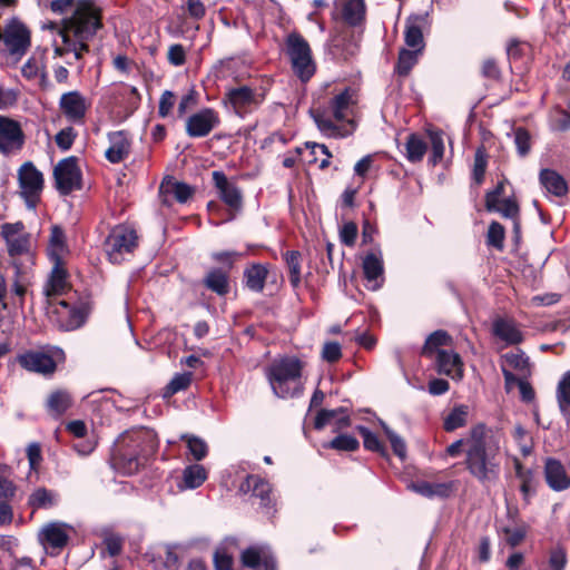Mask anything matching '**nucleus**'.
Masks as SVG:
<instances>
[{"label":"nucleus","mask_w":570,"mask_h":570,"mask_svg":"<svg viewBox=\"0 0 570 570\" xmlns=\"http://www.w3.org/2000/svg\"><path fill=\"white\" fill-rule=\"evenodd\" d=\"M446 454L458 458L464 452V468L482 487L497 483L501 473V438L484 423L472 426L464 439L446 446Z\"/></svg>","instance_id":"obj_1"},{"label":"nucleus","mask_w":570,"mask_h":570,"mask_svg":"<svg viewBox=\"0 0 570 570\" xmlns=\"http://www.w3.org/2000/svg\"><path fill=\"white\" fill-rule=\"evenodd\" d=\"M102 27L101 9L94 0H79L72 14L62 20L59 35L67 50L73 53L76 60H81L89 52L88 41Z\"/></svg>","instance_id":"obj_2"},{"label":"nucleus","mask_w":570,"mask_h":570,"mask_svg":"<svg viewBox=\"0 0 570 570\" xmlns=\"http://www.w3.org/2000/svg\"><path fill=\"white\" fill-rule=\"evenodd\" d=\"M302 362L295 356L274 360L266 368L273 393L281 399L296 397L303 392Z\"/></svg>","instance_id":"obj_3"},{"label":"nucleus","mask_w":570,"mask_h":570,"mask_svg":"<svg viewBox=\"0 0 570 570\" xmlns=\"http://www.w3.org/2000/svg\"><path fill=\"white\" fill-rule=\"evenodd\" d=\"M159 441L157 433L147 428L127 432L121 436L119 448V460L128 473L138 470L141 460H147L158 450Z\"/></svg>","instance_id":"obj_4"},{"label":"nucleus","mask_w":570,"mask_h":570,"mask_svg":"<svg viewBox=\"0 0 570 570\" xmlns=\"http://www.w3.org/2000/svg\"><path fill=\"white\" fill-rule=\"evenodd\" d=\"M268 87L264 85H239L228 88L223 97L224 107L244 119L258 110L266 100Z\"/></svg>","instance_id":"obj_5"},{"label":"nucleus","mask_w":570,"mask_h":570,"mask_svg":"<svg viewBox=\"0 0 570 570\" xmlns=\"http://www.w3.org/2000/svg\"><path fill=\"white\" fill-rule=\"evenodd\" d=\"M284 52L291 62L293 73L307 82L316 72V62L306 39L298 32H291L285 38Z\"/></svg>","instance_id":"obj_6"},{"label":"nucleus","mask_w":570,"mask_h":570,"mask_svg":"<svg viewBox=\"0 0 570 570\" xmlns=\"http://www.w3.org/2000/svg\"><path fill=\"white\" fill-rule=\"evenodd\" d=\"M137 230L127 224L114 226L105 243L104 249L112 264H121L127 255H131L138 247Z\"/></svg>","instance_id":"obj_7"},{"label":"nucleus","mask_w":570,"mask_h":570,"mask_svg":"<svg viewBox=\"0 0 570 570\" xmlns=\"http://www.w3.org/2000/svg\"><path fill=\"white\" fill-rule=\"evenodd\" d=\"M18 184L20 196L29 208H35L40 200L45 179L42 173L32 161L23 163L18 169Z\"/></svg>","instance_id":"obj_8"},{"label":"nucleus","mask_w":570,"mask_h":570,"mask_svg":"<svg viewBox=\"0 0 570 570\" xmlns=\"http://www.w3.org/2000/svg\"><path fill=\"white\" fill-rule=\"evenodd\" d=\"M55 186L61 195L81 188V170L75 156L61 159L53 169Z\"/></svg>","instance_id":"obj_9"},{"label":"nucleus","mask_w":570,"mask_h":570,"mask_svg":"<svg viewBox=\"0 0 570 570\" xmlns=\"http://www.w3.org/2000/svg\"><path fill=\"white\" fill-rule=\"evenodd\" d=\"M0 235L6 243L7 253L10 257L23 256L30 253L31 235L26 232L22 222L2 224Z\"/></svg>","instance_id":"obj_10"},{"label":"nucleus","mask_w":570,"mask_h":570,"mask_svg":"<svg viewBox=\"0 0 570 570\" xmlns=\"http://www.w3.org/2000/svg\"><path fill=\"white\" fill-rule=\"evenodd\" d=\"M62 355L60 348L55 350H30L18 356L20 366L29 372L39 373L42 375H51L56 368L57 363L55 357Z\"/></svg>","instance_id":"obj_11"},{"label":"nucleus","mask_w":570,"mask_h":570,"mask_svg":"<svg viewBox=\"0 0 570 570\" xmlns=\"http://www.w3.org/2000/svg\"><path fill=\"white\" fill-rule=\"evenodd\" d=\"M219 125V114L213 108L205 107L186 117L185 131L189 138H204Z\"/></svg>","instance_id":"obj_12"},{"label":"nucleus","mask_w":570,"mask_h":570,"mask_svg":"<svg viewBox=\"0 0 570 570\" xmlns=\"http://www.w3.org/2000/svg\"><path fill=\"white\" fill-rule=\"evenodd\" d=\"M365 0H335L332 19L351 28L363 27L366 22Z\"/></svg>","instance_id":"obj_13"},{"label":"nucleus","mask_w":570,"mask_h":570,"mask_svg":"<svg viewBox=\"0 0 570 570\" xmlns=\"http://www.w3.org/2000/svg\"><path fill=\"white\" fill-rule=\"evenodd\" d=\"M1 42L4 43L12 56H23L31 45L30 31L17 18H12L4 27Z\"/></svg>","instance_id":"obj_14"},{"label":"nucleus","mask_w":570,"mask_h":570,"mask_svg":"<svg viewBox=\"0 0 570 570\" xmlns=\"http://www.w3.org/2000/svg\"><path fill=\"white\" fill-rule=\"evenodd\" d=\"M212 178L219 199L230 209L239 212L243 208V191L236 179H229L222 170H214Z\"/></svg>","instance_id":"obj_15"},{"label":"nucleus","mask_w":570,"mask_h":570,"mask_svg":"<svg viewBox=\"0 0 570 570\" xmlns=\"http://www.w3.org/2000/svg\"><path fill=\"white\" fill-rule=\"evenodd\" d=\"M24 140L20 124L0 115V153L4 156L18 153L22 149Z\"/></svg>","instance_id":"obj_16"},{"label":"nucleus","mask_w":570,"mask_h":570,"mask_svg":"<svg viewBox=\"0 0 570 570\" xmlns=\"http://www.w3.org/2000/svg\"><path fill=\"white\" fill-rule=\"evenodd\" d=\"M59 306L61 307V311H58L61 326L66 331H73L86 323L92 309V302L86 298L71 305L67 301H60Z\"/></svg>","instance_id":"obj_17"},{"label":"nucleus","mask_w":570,"mask_h":570,"mask_svg":"<svg viewBox=\"0 0 570 570\" xmlns=\"http://www.w3.org/2000/svg\"><path fill=\"white\" fill-rule=\"evenodd\" d=\"M70 530L72 528L63 522H50L43 527L40 540L51 556H58L68 544Z\"/></svg>","instance_id":"obj_18"},{"label":"nucleus","mask_w":570,"mask_h":570,"mask_svg":"<svg viewBox=\"0 0 570 570\" xmlns=\"http://www.w3.org/2000/svg\"><path fill=\"white\" fill-rule=\"evenodd\" d=\"M59 108L68 121L81 124L86 117L89 104L80 91L72 90L61 95Z\"/></svg>","instance_id":"obj_19"},{"label":"nucleus","mask_w":570,"mask_h":570,"mask_svg":"<svg viewBox=\"0 0 570 570\" xmlns=\"http://www.w3.org/2000/svg\"><path fill=\"white\" fill-rule=\"evenodd\" d=\"M239 491L243 493L252 492L253 497L261 500V507L266 509L267 512H269L274 505L271 497L272 487L269 482L258 475H247L240 483Z\"/></svg>","instance_id":"obj_20"},{"label":"nucleus","mask_w":570,"mask_h":570,"mask_svg":"<svg viewBox=\"0 0 570 570\" xmlns=\"http://www.w3.org/2000/svg\"><path fill=\"white\" fill-rule=\"evenodd\" d=\"M544 479L548 487L557 492L570 488V476L564 465L554 458H548L544 462Z\"/></svg>","instance_id":"obj_21"},{"label":"nucleus","mask_w":570,"mask_h":570,"mask_svg":"<svg viewBox=\"0 0 570 570\" xmlns=\"http://www.w3.org/2000/svg\"><path fill=\"white\" fill-rule=\"evenodd\" d=\"M109 147L105 151L106 159L111 164H119L125 160L130 153V140L125 130L111 131L107 135Z\"/></svg>","instance_id":"obj_22"},{"label":"nucleus","mask_w":570,"mask_h":570,"mask_svg":"<svg viewBox=\"0 0 570 570\" xmlns=\"http://www.w3.org/2000/svg\"><path fill=\"white\" fill-rule=\"evenodd\" d=\"M52 268L43 287L47 297L62 295L69 287V274L65 267V261H50Z\"/></svg>","instance_id":"obj_23"},{"label":"nucleus","mask_w":570,"mask_h":570,"mask_svg":"<svg viewBox=\"0 0 570 570\" xmlns=\"http://www.w3.org/2000/svg\"><path fill=\"white\" fill-rule=\"evenodd\" d=\"M435 367L439 374L450 376L453 380H461L463 377L462 360L453 351H438Z\"/></svg>","instance_id":"obj_24"},{"label":"nucleus","mask_w":570,"mask_h":570,"mask_svg":"<svg viewBox=\"0 0 570 570\" xmlns=\"http://www.w3.org/2000/svg\"><path fill=\"white\" fill-rule=\"evenodd\" d=\"M363 273L367 281V287L372 291H376L382 287L384 282V267L381 255L375 253L367 254L363 259Z\"/></svg>","instance_id":"obj_25"},{"label":"nucleus","mask_w":570,"mask_h":570,"mask_svg":"<svg viewBox=\"0 0 570 570\" xmlns=\"http://www.w3.org/2000/svg\"><path fill=\"white\" fill-rule=\"evenodd\" d=\"M409 488L415 493L428 499H445L453 492L452 482H429L425 480H417L412 482Z\"/></svg>","instance_id":"obj_26"},{"label":"nucleus","mask_w":570,"mask_h":570,"mask_svg":"<svg viewBox=\"0 0 570 570\" xmlns=\"http://www.w3.org/2000/svg\"><path fill=\"white\" fill-rule=\"evenodd\" d=\"M203 285L218 296H226L230 292L229 273L223 267H212L203 278Z\"/></svg>","instance_id":"obj_27"},{"label":"nucleus","mask_w":570,"mask_h":570,"mask_svg":"<svg viewBox=\"0 0 570 570\" xmlns=\"http://www.w3.org/2000/svg\"><path fill=\"white\" fill-rule=\"evenodd\" d=\"M269 269L268 265L253 263L244 269V285L250 292L262 293L264 291Z\"/></svg>","instance_id":"obj_28"},{"label":"nucleus","mask_w":570,"mask_h":570,"mask_svg":"<svg viewBox=\"0 0 570 570\" xmlns=\"http://www.w3.org/2000/svg\"><path fill=\"white\" fill-rule=\"evenodd\" d=\"M353 96V90L345 88L330 100L328 110L335 120L343 121L347 119L354 105Z\"/></svg>","instance_id":"obj_29"},{"label":"nucleus","mask_w":570,"mask_h":570,"mask_svg":"<svg viewBox=\"0 0 570 570\" xmlns=\"http://www.w3.org/2000/svg\"><path fill=\"white\" fill-rule=\"evenodd\" d=\"M242 562L245 567L255 570H275V560L266 556L258 547L245 549L242 552Z\"/></svg>","instance_id":"obj_30"},{"label":"nucleus","mask_w":570,"mask_h":570,"mask_svg":"<svg viewBox=\"0 0 570 570\" xmlns=\"http://www.w3.org/2000/svg\"><path fill=\"white\" fill-rule=\"evenodd\" d=\"M539 180L547 191L557 197H563L568 193L566 179L553 169H542L539 174Z\"/></svg>","instance_id":"obj_31"},{"label":"nucleus","mask_w":570,"mask_h":570,"mask_svg":"<svg viewBox=\"0 0 570 570\" xmlns=\"http://www.w3.org/2000/svg\"><path fill=\"white\" fill-rule=\"evenodd\" d=\"M493 334L500 338L501 341H504L507 344L514 345L519 344L523 340V335L521 331L518 328L514 322L504 320V318H498L493 322Z\"/></svg>","instance_id":"obj_32"},{"label":"nucleus","mask_w":570,"mask_h":570,"mask_svg":"<svg viewBox=\"0 0 570 570\" xmlns=\"http://www.w3.org/2000/svg\"><path fill=\"white\" fill-rule=\"evenodd\" d=\"M68 253L66 245L65 232L61 227L55 225L51 227L50 238L47 247V255L49 261H65Z\"/></svg>","instance_id":"obj_33"},{"label":"nucleus","mask_w":570,"mask_h":570,"mask_svg":"<svg viewBox=\"0 0 570 570\" xmlns=\"http://www.w3.org/2000/svg\"><path fill=\"white\" fill-rule=\"evenodd\" d=\"M21 73L28 80H35L39 78V83L42 87H46L48 82L46 63L42 57L31 56L22 66Z\"/></svg>","instance_id":"obj_34"},{"label":"nucleus","mask_w":570,"mask_h":570,"mask_svg":"<svg viewBox=\"0 0 570 570\" xmlns=\"http://www.w3.org/2000/svg\"><path fill=\"white\" fill-rule=\"evenodd\" d=\"M426 150L428 142L421 135L412 132L406 137L405 157L410 163H420L426 154Z\"/></svg>","instance_id":"obj_35"},{"label":"nucleus","mask_w":570,"mask_h":570,"mask_svg":"<svg viewBox=\"0 0 570 570\" xmlns=\"http://www.w3.org/2000/svg\"><path fill=\"white\" fill-rule=\"evenodd\" d=\"M283 259L288 269L291 286L297 289L302 283V254L298 250H287L283 254Z\"/></svg>","instance_id":"obj_36"},{"label":"nucleus","mask_w":570,"mask_h":570,"mask_svg":"<svg viewBox=\"0 0 570 570\" xmlns=\"http://www.w3.org/2000/svg\"><path fill=\"white\" fill-rule=\"evenodd\" d=\"M59 501V495L57 492L49 490L47 488H37L28 499V504L33 510L39 509H50L57 505Z\"/></svg>","instance_id":"obj_37"},{"label":"nucleus","mask_w":570,"mask_h":570,"mask_svg":"<svg viewBox=\"0 0 570 570\" xmlns=\"http://www.w3.org/2000/svg\"><path fill=\"white\" fill-rule=\"evenodd\" d=\"M451 342V336L443 330L431 333L422 347L421 355L424 357H433L438 355V351H444L442 346Z\"/></svg>","instance_id":"obj_38"},{"label":"nucleus","mask_w":570,"mask_h":570,"mask_svg":"<svg viewBox=\"0 0 570 570\" xmlns=\"http://www.w3.org/2000/svg\"><path fill=\"white\" fill-rule=\"evenodd\" d=\"M311 116L314 119L317 128L328 137H345L347 135L346 131H343L342 128L335 125L332 119L326 115L325 110H311Z\"/></svg>","instance_id":"obj_39"},{"label":"nucleus","mask_w":570,"mask_h":570,"mask_svg":"<svg viewBox=\"0 0 570 570\" xmlns=\"http://www.w3.org/2000/svg\"><path fill=\"white\" fill-rule=\"evenodd\" d=\"M557 401L561 414L567 422H570V371L558 383Z\"/></svg>","instance_id":"obj_40"},{"label":"nucleus","mask_w":570,"mask_h":570,"mask_svg":"<svg viewBox=\"0 0 570 570\" xmlns=\"http://www.w3.org/2000/svg\"><path fill=\"white\" fill-rule=\"evenodd\" d=\"M421 53L420 50L401 49L394 72L400 77H407L413 67L417 63Z\"/></svg>","instance_id":"obj_41"},{"label":"nucleus","mask_w":570,"mask_h":570,"mask_svg":"<svg viewBox=\"0 0 570 570\" xmlns=\"http://www.w3.org/2000/svg\"><path fill=\"white\" fill-rule=\"evenodd\" d=\"M207 479V470L200 464H191L183 471V482L185 489H196Z\"/></svg>","instance_id":"obj_42"},{"label":"nucleus","mask_w":570,"mask_h":570,"mask_svg":"<svg viewBox=\"0 0 570 570\" xmlns=\"http://www.w3.org/2000/svg\"><path fill=\"white\" fill-rule=\"evenodd\" d=\"M468 406L456 405L452 411L444 417L443 428L446 432H453L456 429L463 428L468 421Z\"/></svg>","instance_id":"obj_43"},{"label":"nucleus","mask_w":570,"mask_h":570,"mask_svg":"<svg viewBox=\"0 0 570 570\" xmlns=\"http://www.w3.org/2000/svg\"><path fill=\"white\" fill-rule=\"evenodd\" d=\"M357 432L363 439V445L366 450L375 452L380 454L383 458H387V450L386 448L381 443L377 435L373 433L368 428L364 425H358L356 428Z\"/></svg>","instance_id":"obj_44"},{"label":"nucleus","mask_w":570,"mask_h":570,"mask_svg":"<svg viewBox=\"0 0 570 570\" xmlns=\"http://www.w3.org/2000/svg\"><path fill=\"white\" fill-rule=\"evenodd\" d=\"M71 405L70 395L65 391L52 392L47 400V409L55 415L63 414Z\"/></svg>","instance_id":"obj_45"},{"label":"nucleus","mask_w":570,"mask_h":570,"mask_svg":"<svg viewBox=\"0 0 570 570\" xmlns=\"http://www.w3.org/2000/svg\"><path fill=\"white\" fill-rule=\"evenodd\" d=\"M404 40L407 47L422 52L424 49V39L421 26L409 20L405 26Z\"/></svg>","instance_id":"obj_46"},{"label":"nucleus","mask_w":570,"mask_h":570,"mask_svg":"<svg viewBox=\"0 0 570 570\" xmlns=\"http://www.w3.org/2000/svg\"><path fill=\"white\" fill-rule=\"evenodd\" d=\"M429 137L431 142V156L429 161L435 166L443 159L444 156L443 132L440 130H431L429 131Z\"/></svg>","instance_id":"obj_47"},{"label":"nucleus","mask_w":570,"mask_h":570,"mask_svg":"<svg viewBox=\"0 0 570 570\" xmlns=\"http://www.w3.org/2000/svg\"><path fill=\"white\" fill-rule=\"evenodd\" d=\"M505 237V229L503 225L493 220L488 228L487 245L494 247L499 250L503 249V242Z\"/></svg>","instance_id":"obj_48"},{"label":"nucleus","mask_w":570,"mask_h":570,"mask_svg":"<svg viewBox=\"0 0 570 570\" xmlns=\"http://www.w3.org/2000/svg\"><path fill=\"white\" fill-rule=\"evenodd\" d=\"M325 448L334 449L337 451L353 452L358 449L360 442L356 438L348 434H340L324 445Z\"/></svg>","instance_id":"obj_49"},{"label":"nucleus","mask_w":570,"mask_h":570,"mask_svg":"<svg viewBox=\"0 0 570 570\" xmlns=\"http://www.w3.org/2000/svg\"><path fill=\"white\" fill-rule=\"evenodd\" d=\"M191 379L193 374L190 372L176 374L167 384L165 396H170L186 390L190 385Z\"/></svg>","instance_id":"obj_50"},{"label":"nucleus","mask_w":570,"mask_h":570,"mask_svg":"<svg viewBox=\"0 0 570 570\" xmlns=\"http://www.w3.org/2000/svg\"><path fill=\"white\" fill-rule=\"evenodd\" d=\"M514 144L520 157H525L531 150V137L523 127H518L513 131Z\"/></svg>","instance_id":"obj_51"},{"label":"nucleus","mask_w":570,"mask_h":570,"mask_svg":"<svg viewBox=\"0 0 570 570\" xmlns=\"http://www.w3.org/2000/svg\"><path fill=\"white\" fill-rule=\"evenodd\" d=\"M183 439H186L189 453L196 461H200L207 455L208 446L203 439L188 435H183Z\"/></svg>","instance_id":"obj_52"},{"label":"nucleus","mask_w":570,"mask_h":570,"mask_svg":"<svg viewBox=\"0 0 570 570\" xmlns=\"http://www.w3.org/2000/svg\"><path fill=\"white\" fill-rule=\"evenodd\" d=\"M384 432L391 443L392 450L401 460L406 458V444L405 441L393 430L382 423Z\"/></svg>","instance_id":"obj_53"},{"label":"nucleus","mask_w":570,"mask_h":570,"mask_svg":"<svg viewBox=\"0 0 570 570\" xmlns=\"http://www.w3.org/2000/svg\"><path fill=\"white\" fill-rule=\"evenodd\" d=\"M568 559L562 548L551 550L547 566L540 570H564Z\"/></svg>","instance_id":"obj_54"},{"label":"nucleus","mask_w":570,"mask_h":570,"mask_svg":"<svg viewBox=\"0 0 570 570\" xmlns=\"http://www.w3.org/2000/svg\"><path fill=\"white\" fill-rule=\"evenodd\" d=\"M487 165L488 161L484 153L481 149L476 150L474 155V165L472 170V179L475 181L476 185L483 183Z\"/></svg>","instance_id":"obj_55"},{"label":"nucleus","mask_w":570,"mask_h":570,"mask_svg":"<svg viewBox=\"0 0 570 570\" xmlns=\"http://www.w3.org/2000/svg\"><path fill=\"white\" fill-rule=\"evenodd\" d=\"M243 256L242 253L235 250L215 252L212 254V259L224 265L225 271H230L234 263Z\"/></svg>","instance_id":"obj_56"},{"label":"nucleus","mask_w":570,"mask_h":570,"mask_svg":"<svg viewBox=\"0 0 570 570\" xmlns=\"http://www.w3.org/2000/svg\"><path fill=\"white\" fill-rule=\"evenodd\" d=\"M176 104V95L171 90H165L159 99L158 115L161 118H166L171 115L174 106Z\"/></svg>","instance_id":"obj_57"},{"label":"nucleus","mask_w":570,"mask_h":570,"mask_svg":"<svg viewBox=\"0 0 570 570\" xmlns=\"http://www.w3.org/2000/svg\"><path fill=\"white\" fill-rule=\"evenodd\" d=\"M520 492L525 504L530 503V498L535 494V475L534 471L520 478Z\"/></svg>","instance_id":"obj_58"},{"label":"nucleus","mask_w":570,"mask_h":570,"mask_svg":"<svg viewBox=\"0 0 570 570\" xmlns=\"http://www.w3.org/2000/svg\"><path fill=\"white\" fill-rule=\"evenodd\" d=\"M178 203H186L193 195V189L189 185L181 181H175L168 189Z\"/></svg>","instance_id":"obj_59"},{"label":"nucleus","mask_w":570,"mask_h":570,"mask_svg":"<svg viewBox=\"0 0 570 570\" xmlns=\"http://www.w3.org/2000/svg\"><path fill=\"white\" fill-rule=\"evenodd\" d=\"M494 213H500L505 218L515 219L519 217L520 208L513 198H505L499 205V209Z\"/></svg>","instance_id":"obj_60"},{"label":"nucleus","mask_w":570,"mask_h":570,"mask_svg":"<svg viewBox=\"0 0 570 570\" xmlns=\"http://www.w3.org/2000/svg\"><path fill=\"white\" fill-rule=\"evenodd\" d=\"M357 237V225L353 222L345 223L340 230V239L346 246H353Z\"/></svg>","instance_id":"obj_61"},{"label":"nucleus","mask_w":570,"mask_h":570,"mask_svg":"<svg viewBox=\"0 0 570 570\" xmlns=\"http://www.w3.org/2000/svg\"><path fill=\"white\" fill-rule=\"evenodd\" d=\"M167 59L175 67L183 66L186 62L185 48L179 43L171 45L168 49Z\"/></svg>","instance_id":"obj_62"},{"label":"nucleus","mask_w":570,"mask_h":570,"mask_svg":"<svg viewBox=\"0 0 570 570\" xmlns=\"http://www.w3.org/2000/svg\"><path fill=\"white\" fill-rule=\"evenodd\" d=\"M75 138H76V134L73 131V128L67 127L65 129H61L56 135V144L60 149L66 151L71 148Z\"/></svg>","instance_id":"obj_63"},{"label":"nucleus","mask_w":570,"mask_h":570,"mask_svg":"<svg viewBox=\"0 0 570 570\" xmlns=\"http://www.w3.org/2000/svg\"><path fill=\"white\" fill-rule=\"evenodd\" d=\"M214 566L216 570H232L233 557L225 549H218L214 554Z\"/></svg>","instance_id":"obj_64"}]
</instances>
